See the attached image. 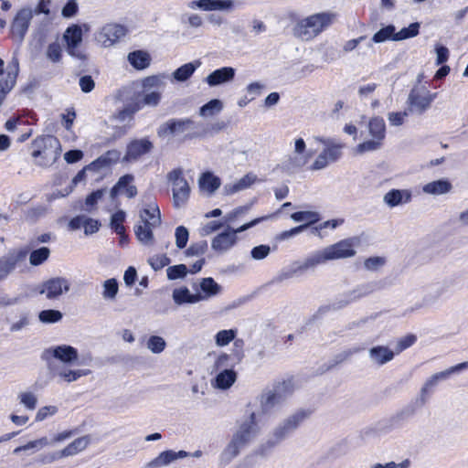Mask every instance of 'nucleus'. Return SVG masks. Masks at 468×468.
Wrapping results in <instances>:
<instances>
[{
    "instance_id": "f8f14e48",
    "label": "nucleus",
    "mask_w": 468,
    "mask_h": 468,
    "mask_svg": "<svg viewBox=\"0 0 468 468\" xmlns=\"http://www.w3.org/2000/svg\"><path fill=\"white\" fill-rule=\"evenodd\" d=\"M292 390L291 381H282L272 388L263 390L259 396L261 413L268 414L275 407L281 405L287 395L292 393Z\"/></svg>"
},
{
    "instance_id": "a878e982",
    "label": "nucleus",
    "mask_w": 468,
    "mask_h": 468,
    "mask_svg": "<svg viewBox=\"0 0 468 468\" xmlns=\"http://www.w3.org/2000/svg\"><path fill=\"white\" fill-rule=\"evenodd\" d=\"M188 456V452L186 451L175 452L173 450H167L159 453L152 461L144 464V468H162L168 466L178 459H183Z\"/></svg>"
},
{
    "instance_id": "09e8293b",
    "label": "nucleus",
    "mask_w": 468,
    "mask_h": 468,
    "mask_svg": "<svg viewBox=\"0 0 468 468\" xmlns=\"http://www.w3.org/2000/svg\"><path fill=\"white\" fill-rule=\"evenodd\" d=\"M63 317V314L58 310H43L38 314V319L43 324H55L59 322Z\"/></svg>"
},
{
    "instance_id": "6e6552de",
    "label": "nucleus",
    "mask_w": 468,
    "mask_h": 468,
    "mask_svg": "<svg viewBox=\"0 0 468 468\" xmlns=\"http://www.w3.org/2000/svg\"><path fill=\"white\" fill-rule=\"evenodd\" d=\"M314 140L324 145L323 151L317 155L310 170L324 169L331 163L336 162L342 156L344 144L334 138L315 136Z\"/></svg>"
},
{
    "instance_id": "bf43d9fd",
    "label": "nucleus",
    "mask_w": 468,
    "mask_h": 468,
    "mask_svg": "<svg viewBox=\"0 0 468 468\" xmlns=\"http://www.w3.org/2000/svg\"><path fill=\"white\" fill-rule=\"evenodd\" d=\"M232 360H235L232 356V354L221 353L218 356L214 362V368L216 370H223L229 369V367H233L234 365L231 363Z\"/></svg>"
},
{
    "instance_id": "a211bd4d",
    "label": "nucleus",
    "mask_w": 468,
    "mask_h": 468,
    "mask_svg": "<svg viewBox=\"0 0 468 468\" xmlns=\"http://www.w3.org/2000/svg\"><path fill=\"white\" fill-rule=\"evenodd\" d=\"M33 8L26 5L18 9L11 22L10 34L18 43H22L33 19Z\"/></svg>"
},
{
    "instance_id": "69168bd1",
    "label": "nucleus",
    "mask_w": 468,
    "mask_h": 468,
    "mask_svg": "<svg viewBox=\"0 0 468 468\" xmlns=\"http://www.w3.org/2000/svg\"><path fill=\"white\" fill-rule=\"evenodd\" d=\"M104 195L103 189H98L90 193L89 196H87L85 199V206L84 208L86 211H91V209L96 206L99 200L102 198Z\"/></svg>"
},
{
    "instance_id": "0eeeda50",
    "label": "nucleus",
    "mask_w": 468,
    "mask_h": 468,
    "mask_svg": "<svg viewBox=\"0 0 468 468\" xmlns=\"http://www.w3.org/2000/svg\"><path fill=\"white\" fill-rule=\"evenodd\" d=\"M32 146L31 155L37 159L36 164L39 166L53 165L60 155V144L54 136L37 138L33 142Z\"/></svg>"
},
{
    "instance_id": "3c124183",
    "label": "nucleus",
    "mask_w": 468,
    "mask_h": 468,
    "mask_svg": "<svg viewBox=\"0 0 468 468\" xmlns=\"http://www.w3.org/2000/svg\"><path fill=\"white\" fill-rule=\"evenodd\" d=\"M395 34V27L393 25H388L375 33L372 37L371 42L382 43L388 39L393 40Z\"/></svg>"
},
{
    "instance_id": "4be33fe9",
    "label": "nucleus",
    "mask_w": 468,
    "mask_h": 468,
    "mask_svg": "<svg viewBox=\"0 0 468 468\" xmlns=\"http://www.w3.org/2000/svg\"><path fill=\"white\" fill-rule=\"evenodd\" d=\"M153 149L154 144L147 137L132 140L126 146L123 161L136 162L142 156L151 153Z\"/></svg>"
},
{
    "instance_id": "0e129e2a",
    "label": "nucleus",
    "mask_w": 468,
    "mask_h": 468,
    "mask_svg": "<svg viewBox=\"0 0 468 468\" xmlns=\"http://www.w3.org/2000/svg\"><path fill=\"white\" fill-rule=\"evenodd\" d=\"M207 250V242L206 240H200L196 243H192L186 250L187 256H200L203 255Z\"/></svg>"
},
{
    "instance_id": "774afa93",
    "label": "nucleus",
    "mask_w": 468,
    "mask_h": 468,
    "mask_svg": "<svg viewBox=\"0 0 468 468\" xmlns=\"http://www.w3.org/2000/svg\"><path fill=\"white\" fill-rule=\"evenodd\" d=\"M244 341L241 338H236L233 340L232 356L236 363L241 362L244 357Z\"/></svg>"
},
{
    "instance_id": "864d4df0",
    "label": "nucleus",
    "mask_w": 468,
    "mask_h": 468,
    "mask_svg": "<svg viewBox=\"0 0 468 468\" xmlns=\"http://www.w3.org/2000/svg\"><path fill=\"white\" fill-rule=\"evenodd\" d=\"M146 346L152 353L160 354L165 350L166 342L162 336L151 335L147 340Z\"/></svg>"
},
{
    "instance_id": "aec40b11",
    "label": "nucleus",
    "mask_w": 468,
    "mask_h": 468,
    "mask_svg": "<svg viewBox=\"0 0 468 468\" xmlns=\"http://www.w3.org/2000/svg\"><path fill=\"white\" fill-rule=\"evenodd\" d=\"M127 33L124 26L110 23L103 26L95 35V39L104 48H109L117 43Z\"/></svg>"
},
{
    "instance_id": "20e7f679",
    "label": "nucleus",
    "mask_w": 468,
    "mask_h": 468,
    "mask_svg": "<svg viewBox=\"0 0 468 468\" xmlns=\"http://www.w3.org/2000/svg\"><path fill=\"white\" fill-rule=\"evenodd\" d=\"M308 417V411L300 410L285 418L272 430L268 440L258 447L255 454L266 456L275 446L292 434Z\"/></svg>"
},
{
    "instance_id": "412c9836",
    "label": "nucleus",
    "mask_w": 468,
    "mask_h": 468,
    "mask_svg": "<svg viewBox=\"0 0 468 468\" xmlns=\"http://www.w3.org/2000/svg\"><path fill=\"white\" fill-rule=\"evenodd\" d=\"M187 7L192 10L198 9L205 12L229 13L236 8V0H192L187 3Z\"/></svg>"
},
{
    "instance_id": "338daca9",
    "label": "nucleus",
    "mask_w": 468,
    "mask_h": 468,
    "mask_svg": "<svg viewBox=\"0 0 468 468\" xmlns=\"http://www.w3.org/2000/svg\"><path fill=\"white\" fill-rule=\"evenodd\" d=\"M270 252L271 247L269 245L261 244L251 249L250 256L253 260L261 261L267 258Z\"/></svg>"
},
{
    "instance_id": "a18cd8bd",
    "label": "nucleus",
    "mask_w": 468,
    "mask_h": 468,
    "mask_svg": "<svg viewBox=\"0 0 468 468\" xmlns=\"http://www.w3.org/2000/svg\"><path fill=\"white\" fill-rule=\"evenodd\" d=\"M120 158V153L116 150L108 151L105 154L100 156L91 164L89 165V167H96L101 168L106 165H109L112 163H115Z\"/></svg>"
},
{
    "instance_id": "c85d7f7f",
    "label": "nucleus",
    "mask_w": 468,
    "mask_h": 468,
    "mask_svg": "<svg viewBox=\"0 0 468 468\" xmlns=\"http://www.w3.org/2000/svg\"><path fill=\"white\" fill-rule=\"evenodd\" d=\"M412 199V192L410 189H390L383 197V202L389 207L408 204Z\"/></svg>"
},
{
    "instance_id": "9b49d317",
    "label": "nucleus",
    "mask_w": 468,
    "mask_h": 468,
    "mask_svg": "<svg viewBox=\"0 0 468 468\" xmlns=\"http://www.w3.org/2000/svg\"><path fill=\"white\" fill-rule=\"evenodd\" d=\"M367 129L371 139L356 145V152L357 154L375 152L383 146V142L386 138V123L384 119L380 116L372 117L368 122Z\"/></svg>"
},
{
    "instance_id": "c756f323",
    "label": "nucleus",
    "mask_w": 468,
    "mask_h": 468,
    "mask_svg": "<svg viewBox=\"0 0 468 468\" xmlns=\"http://www.w3.org/2000/svg\"><path fill=\"white\" fill-rule=\"evenodd\" d=\"M394 356L395 353L385 346H376L368 350L370 361L379 367L391 361Z\"/></svg>"
},
{
    "instance_id": "1a4fd4ad",
    "label": "nucleus",
    "mask_w": 468,
    "mask_h": 468,
    "mask_svg": "<svg viewBox=\"0 0 468 468\" xmlns=\"http://www.w3.org/2000/svg\"><path fill=\"white\" fill-rule=\"evenodd\" d=\"M265 218H258L240 226L238 229H233L229 226L226 229L218 235H216L211 240V248L214 251L218 254H223L230 250L237 243L239 233H241L262 221Z\"/></svg>"
},
{
    "instance_id": "f257e3e1",
    "label": "nucleus",
    "mask_w": 468,
    "mask_h": 468,
    "mask_svg": "<svg viewBox=\"0 0 468 468\" xmlns=\"http://www.w3.org/2000/svg\"><path fill=\"white\" fill-rule=\"evenodd\" d=\"M358 244L356 238L342 239L333 245L310 253L303 261H300L302 272L314 270L329 261L353 257L356 254L355 246Z\"/></svg>"
},
{
    "instance_id": "79ce46f5",
    "label": "nucleus",
    "mask_w": 468,
    "mask_h": 468,
    "mask_svg": "<svg viewBox=\"0 0 468 468\" xmlns=\"http://www.w3.org/2000/svg\"><path fill=\"white\" fill-rule=\"evenodd\" d=\"M291 218L294 222H303V225L308 229L320 220V215L315 211H297L291 215Z\"/></svg>"
},
{
    "instance_id": "4c0bfd02",
    "label": "nucleus",
    "mask_w": 468,
    "mask_h": 468,
    "mask_svg": "<svg viewBox=\"0 0 468 468\" xmlns=\"http://www.w3.org/2000/svg\"><path fill=\"white\" fill-rule=\"evenodd\" d=\"M128 61L136 69H144L149 67L151 57L144 50H135L128 55Z\"/></svg>"
},
{
    "instance_id": "49530a36",
    "label": "nucleus",
    "mask_w": 468,
    "mask_h": 468,
    "mask_svg": "<svg viewBox=\"0 0 468 468\" xmlns=\"http://www.w3.org/2000/svg\"><path fill=\"white\" fill-rule=\"evenodd\" d=\"M420 27V24L419 22L411 23L409 27H403L397 32L393 37V40L399 41L414 37L419 35Z\"/></svg>"
},
{
    "instance_id": "6e6d98bb",
    "label": "nucleus",
    "mask_w": 468,
    "mask_h": 468,
    "mask_svg": "<svg viewBox=\"0 0 468 468\" xmlns=\"http://www.w3.org/2000/svg\"><path fill=\"white\" fill-rule=\"evenodd\" d=\"M187 272L188 269L185 264H177L166 269L167 278L171 281L183 279L186 276Z\"/></svg>"
},
{
    "instance_id": "13d9d810",
    "label": "nucleus",
    "mask_w": 468,
    "mask_h": 468,
    "mask_svg": "<svg viewBox=\"0 0 468 468\" xmlns=\"http://www.w3.org/2000/svg\"><path fill=\"white\" fill-rule=\"evenodd\" d=\"M19 402L28 410H34L37 408V398L31 391L22 392L18 395Z\"/></svg>"
},
{
    "instance_id": "f704fd0d",
    "label": "nucleus",
    "mask_w": 468,
    "mask_h": 468,
    "mask_svg": "<svg viewBox=\"0 0 468 468\" xmlns=\"http://www.w3.org/2000/svg\"><path fill=\"white\" fill-rule=\"evenodd\" d=\"M237 379V373L233 369H223L215 378L214 387L218 389L229 388Z\"/></svg>"
},
{
    "instance_id": "37998d69",
    "label": "nucleus",
    "mask_w": 468,
    "mask_h": 468,
    "mask_svg": "<svg viewBox=\"0 0 468 468\" xmlns=\"http://www.w3.org/2000/svg\"><path fill=\"white\" fill-rule=\"evenodd\" d=\"M223 110V103L218 99H213L199 109V115L203 118L212 117Z\"/></svg>"
},
{
    "instance_id": "f03ea898",
    "label": "nucleus",
    "mask_w": 468,
    "mask_h": 468,
    "mask_svg": "<svg viewBox=\"0 0 468 468\" xmlns=\"http://www.w3.org/2000/svg\"><path fill=\"white\" fill-rule=\"evenodd\" d=\"M259 432L260 427L257 423L256 413L251 411L247 418L239 423L231 440L220 453V463L224 465L229 463Z\"/></svg>"
},
{
    "instance_id": "5fc2aeb1",
    "label": "nucleus",
    "mask_w": 468,
    "mask_h": 468,
    "mask_svg": "<svg viewBox=\"0 0 468 468\" xmlns=\"http://www.w3.org/2000/svg\"><path fill=\"white\" fill-rule=\"evenodd\" d=\"M46 56L53 63H58L62 58V48L58 41L48 44Z\"/></svg>"
},
{
    "instance_id": "7ed1b4c3",
    "label": "nucleus",
    "mask_w": 468,
    "mask_h": 468,
    "mask_svg": "<svg viewBox=\"0 0 468 468\" xmlns=\"http://www.w3.org/2000/svg\"><path fill=\"white\" fill-rule=\"evenodd\" d=\"M337 17L338 14L331 10L307 16L296 21L293 36L302 41H311L333 26Z\"/></svg>"
},
{
    "instance_id": "423d86ee",
    "label": "nucleus",
    "mask_w": 468,
    "mask_h": 468,
    "mask_svg": "<svg viewBox=\"0 0 468 468\" xmlns=\"http://www.w3.org/2000/svg\"><path fill=\"white\" fill-rule=\"evenodd\" d=\"M140 222L134 226L137 239L144 245L154 243L153 230L161 224V214L157 204L153 203L140 212Z\"/></svg>"
},
{
    "instance_id": "680f3d73",
    "label": "nucleus",
    "mask_w": 468,
    "mask_h": 468,
    "mask_svg": "<svg viewBox=\"0 0 468 468\" xmlns=\"http://www.w3.org/2000/svg\"><path fill=\"white\" fill-rule=\"evenodd\" d=\"M148 262L154 271H159L170 263V259L165 254H157L150 257Z\"/></svg>"
},
{
    "instance_id": "393cba45",
    "label": "nucleus",
    "mask_w": 468,
    "mask_h": 468,
    "mask_svg": "<svg viewBox=\"0 0 468 468\" xmlns=\"http://www.w3.org/2000/svg\"><path fill=\"white\" fill-rule=\"evenodd\" d=\"M19 72L18 59L14 58L7 65L5 69V78L0 80V105L5 100L6 94L13 89L16 84Z\"/></svg>"
},
{
    "instance_id": "ea45409f",
    "label": "nucleus",
    "mask_w": 468,
    "mask_h": 468,
    "mask_svg": "<svg viewBox=\"0 0 468 468\" xmlns=\"http://www.w3.org/2000/svg\"><path fill=\"white\" fill-rule=\"evenodd\" d=\"M90 444V437L82 436L75 439L61 450V455L66 457L73 456L84 451Z\"/></svg>"
},
{
    "instance_id": "f3484780",
    "label": "nucleus",
    "mask_w": 468,
    "mask_h": 468,
    "mask_svg": "<svg viewBox=\"0 0 468 468\" xmlns=\"http://www.w3.org/2000/svg\"><path fill=\"white\" fill-rule=\"evenodd\" d=\"M168 181L172 184L174 207H183L190 196V186L183 176L181 169H174L167 175Z\"/></svg>"
},
{
    "instance_id": "72a5a7b5",
    "label": "nucleus",
    "mask_w": 468,
    "mask_h": 468,
    "mask_svg": "<svg viewBox=\"0 0 468 468\" xmlns=\"http://www.w3.org/2000/svg\"><path fill=\"white\" fill-rule=\"evenodd\" d=\"M220 184V179L211 172L203 173L198 180L200 189L207 192L208 195H212L216 190H218Z\"/></svg>"
},
{
    "instance_id": "2eb2a0df",
    "label": "nucleus",
    "mask_w": 468,
    "mask_h": 468,
    "mask_svg": "<svg viewBox=\"0 0 468 468\" xmlns=\"http://www.w3.org/2000/svg\"><path fill=\"white\" fill-rule=\"evenodd\" d=\"M436 97V92H431L424 87L413 88L407 100L409 112L419 115L424 113L430 109Z\"/></svg>"
},
{
    "instance_id": "ddd939ff",
    "label": "nucleus",
    "mask_w": 468,
    "mask_h": 468,
    "mask_svg": "<svg viewBox=\"0 0 468 468\" xmlns=\"http://www.w3.org/2000/svg\"><path fill=\"white\" fill-rule=\"evenodd\" d=\"M50 357H54L64 364L71 365L74 362L79 366L88 365L91 361V356L82 357L78 361V350L68 345H60L54 347L45 349L41 355V358L48 363Z\"/></svg>"
},
{
    "instance_id": "4d7b16f0",
    "label": "nucleus",
    "mask_w": 468,
    "mask_h": 468,
    "mask_svg": "<svg viewBox=\"0 0 468 468\" xmlns=\"http://www.w3.org/2000/svg\"><path fill=\"white\" fill-rule=\"evenodd\" d=\"M134 180V176L131 174H126L122 176H121L117 183L112 187L111 189V197L113 199L115 198L119 192L122 190L123 187L128 186L129 184L133 183Z\"/></svg>"
},
{
    "instance_id": "603ef678",
    "label": "nucleus",
    "mask_w": 468,
    "mask_h": 468,
    "mask_svg": "<svg viewBox=\"0 0 468 468\" xmlns=\"http://www.w3.org/2000/svg\"><path fill=\"white\" fill-rule=\"evenodd\" d=\"M126 214L123 210H118L112 215L111 218V228L117 233L122 234L125 231L123 222L125 220Z\"/></svg>"
},
{
    "instance_id": "9d476101",
    "label": "nucleus",
    "mask_w": 468,
    "mask_h": 468,
    "mask_svg": "<svg viewBox=\"0 0 468 468\" xmlns=\"http://www.w3.org/2000/svg\"><path fill=\"white\" fill-rule=\"evenodd\" d=\"M197 124L190 118L170 119L157 129L159 137L176 136L185 133V138L199 137L202 134L196 131Z\"/></svg>"
},
{
    "instance_id": "473e14b6",
    "label": "nucleus",
    "mask_w": 468,
    "mask_h": 468,
    "mask_svg": "<svg viewBox=\"0 0 468 468\" xmlns=\"http://www.w3.org/2000/svg\"><path fill=\"white\" fill-rule=\"evenodd\" d=\"M378 289V285L376 282H367L361 285H358L352 292H348L346 296V299L343 301L344 305H346L352 302H355L362 297H365Z\"/></svg>"
},
{
    "instance_id": "dca6fc26",
    "label": "nucleus",
    "mask_w": 468,
    "mask_h": 468,
    "mask_svg": "<svg viewBox=\"0 0 468 468\" xmlns=\"http://www.w3.org/2000/svg\"><path fill=\"white\" fill-rule=\"evenodd\" d=\"M306 144L303 138L294 140L293 154L283 158L281 168L287 173H294L303 168L311 157V154L305 153Z\"/></svg>"
},
{
    "instance_id": "7c9ffc66",
    "label": "nucleus",
    "mask_w": 468,
    "mask_h": 468,
    "mask_svg": "<svg viewBox=\"0 0 468 468\" xmlns=\"http://www.w3.org/2000/svg\"><path fill=\"white\" fill-rule=\"evenodd\" d=\"M256 180H257L256 175H254L252 173H248L247 175H245L243 177H241L238 181L231 183V184H227L224 186V192L226 195H233L235 193H238L239 191H242V190H245V189L250 187V186L252 184H254L256 182Z\"/></svg>"
},
{
    "instance_id": "bb28decb",
    "label": "nucleus",
    "mask_w": 468,
    "mask_h": 468,
    "mask_svg": "<svg viewBox=\"0 0 468 468\" xmlns=\"http://www.w3.org/2000/svg\"><path fill=\"white\" fill-rule=\"evenodd\" d=\"M235 74L236 69L234 68L222 67L209 73L206 77L205 81L209 87H216L232 81Z\"/></svg>"
},
{
    "instance_id": "c03bdc74",
    "label": "nucleus",
    "mask_w": 468,
    "mask_h": 468,
    "mask_svg": "<svg viewBox=\"0 0 468 468\" xmlns=\"http://www.w3.org/2000/svg\"><path fill=\"white\" fill-rule=\"evenodd\" d=\"M237 333V329L219 330L214 336L215 344L219 347L226 346L235 339Z\"/></svg>"
},
{
    "instance_id": "e433bc0d",
    "label": "nucleus",
    "mask_w": 468,
    "mask_h": 468,
    "mask_svg": "<svg viewBox=\"0 0 468 468\" xmlns=\"http://www.w3.org/2000/svg\"><path fill=\"white\" fill-rule=\"evenodd\" d=\"M173 300L176 304L182 305L184 303H198L202 301V297L191 293L186 287H181L173 291Z\"/></svg>"
},
{
    "instance_id": "8fccbe9b",
    "label": "nucleus",
    "mask_w": 468,
    "mask_h": 468,
    "mask_svg": "<svg viewBox=\"0 0 468 468\" xmlns=\"http://www.w3.org/2000/svg\"><path fill=\"white\" fill-rule=\"evenodd\" d=\"M50 254V250L47 247H41L33 250L29 256V262L33 266H38L46 261Z\"/></svg>"
},
{
    "instance_id": "a19ab883",
    "label": "nucleus",
    "mask_w": 468,
    "mask_h": 468,
    "mask_svg": "<svg viewBox=\"0 0 468 468\" xmlns=\"http://www.w3.org/2000/svg\"><path fill=\"white\" fill-rule=\"evenodd\" d=\"M200 65L201 62L199 60L186 63L173 72V77L176 81H186L194 74Z\"/></svg>"
},
{
    "instance_id": "2f4dec72",
    "label": "nucleus",
    "mask_w": 468,
    "mask_h": 468,
    "mask_svg": "<svg viewBox=\"0 0 468 468\" xmlns=\"http://www.w3.org/2000/svg\"><path fill=\"white\" fill-rule=\"evenodd\" d=\"M452 188V183L443 178L425 184L422 186V191L428 195L438 196L449 193Z\"/></svg>"
},
{
    "instance_id": "5701e85b",
    "label": "nucleus",
    "mask_w": 468,
    "mask_h": 468,
    "mask_svg": "<svg viewBox=\"0 0 468 468\" xmlns=\"http://www.w3.org/2000/svg\"><path fill=\"white\" fill-rule=\"evenodd\" d=\"M25 258L26 252L21 250H11L0 257V282L5 281Z\"/></svg>"
},
{
    "instance_id": "e2e57ef3",
    "label": "nucleus",
    "mask_w": 468,
    "mask_h": 468,
    "mask_svg": "<svg viewBox=\"0 0 468 468\" xmlns=\"http://www.w3.org/2000/svg\"><path fill=\"white\" fill-rule=\"evenodd\" d=\"M142 106L140 105H127L122 110L119 111L115 115L116 120L120 122H125L126 120H131L134 112L140 110Z\"/></svg>"
},
{
    "instance_id": "b1692460",
    "label": "nucleus",
    "mask_w": 468,
    "mask_h": 468,
    "mask_svg": "<svg viewBox=\"0 0 468 468\" xmlns=\"http://www.w3.org/2000/svg\"><path fill=\"white\" fill-rule=\"evenodd\" d=\"M69 287L70 283L67 279L56 277L45 282L39 290V293L45 294L49 300H54L58 298L63 292H69Z\"/></svg>"
},
{
    "instance_id": "cd10ccee",
    "label": "nucleus",
    "mask_w": 468,
    "mask_h": 468,
    "mask_svg": "<svg viewBox=\"0 0 468 468\" xmlns=\"http://www.w3.org/2000/svg\"><path fill=\"white\" fill-rule=\"evenodd\" d=\"M48 368L55 377H58L60 379L67 383L77 381L81 377L88 376L91 373L90 369H69L66 367H55L51 363H48Z\"/></svg>"
},
{
    "instance_id": "c9c22d12",
    "label": "nucleus",
    "mask_w": 468,
    "mask_h": 468,
    "mask_svg": "<svg viewBox=\"0 0 468 468\" xmlns=\"http://www.w3.org/2000/svg\"><path fill=\"white\" fill-rule=\"evenodd\" d=\"M201 292L196 293L202 297L203 300H207L213 296H216L220 292L221 287L218 284L213 278L207 277L203 278L200 282Z\"/></svg>"
},
{
    "instance_id": "052dcab7",
    "label": "nucleus",
    "mask_w": 468,
    "mask_h": 468,
    "mask_svg": "<svg viewBox=\"0 0 468 468\" xmlns=\"http://www.w3.org/2000/svg\"><path fill=\"white\" fill-rule=\"evenodd\" d=\"M176 245L178 249H184L188 241L189 232L184 226H179L176 229L175 232Z\"/></svg>"
},
{
    "instance_id": "39448f33",
    "label": "nucleus",
    "mask_w": 468,
    "mask_h": 468,
    "mask_svg": "<svg viewBox=\"0 0 468 468\" xmlns=\"http://www.w3.org/2000/svg\"><path fill=\"white\" fill-rule=\"evenodd\" d=\"M468 368V361L463 362L453 367L447 368L446 370L438 372L431 376L423 384L422 388L420 391V398L416 399L415 402L409 404L406 406L401 411L400 415L402 417H410L412 416L416 410L420 407H422L428 400L430 393L432 392L433 388L438 385L440 381L446 380L450 378L451 375L454 373H459L462 370Z\"/></svg>"
},
{
    "instance_id": "de8ad7c7",
    "label": "nucleus",
    "mask_w": 468,
    "mask_h": 468,
    "mask_svg": "<svg viewBox=\"0 0 468 468\" xmlns=\"http://www.w3.org/2000/svg\"><path fill=\"white\" fill-rule=\"evenodd\" d=\"M102 297L104 300L112 301L116 298L119 291V285L116 279L112 278L106 280L103 284Z\"/></svg>"
},
{
    "instance_id": "58836bf2",
    "label": "nucleus",
    "mask_w": 468,
    "mask_h": 468,
    "mask_svg": "<svg viewBox=\"0 0 468 468\" xmlns=\"http://www.w3.org/2000/svg\"><path fill=\"white\" fill-rule=\"evenodd\" d=\"M300 269V261H293L289 267L282 269L271 280L272 284L281 283L294 276L303 274Z\"/></svg>"
},
{
    "instance_id": "6ab92c4d",
    "label": "nucleus",
    "mask_w": 468,
    "mask_h": 468,
    "mask_svg": "<svg viewBox=\"0 0 468 468\" xmlns=\"http://www.w3.org/2000/svg\"><path fill=\"white\" fill-rule=\"evenodd\" d=\"M82 28L81 26L73 24L67 27L63 34V40L66 44L67 53L76 58L85 59V55L79 49V46L82 42Z\"/></svg>"
},
{
    "instance_id": "4468645a",
    "label": "nucleus",
    "mask_w": 468,
    "mask_h": 468,
    "mask_svg": "<svg viewBox=\"0 0 468 468\" xmlns=\"http://www.w3.org/2000/svg\"><path fill=\"white\" fill-rule=\"evenodd\" d=\"M165 75H153L143 80V104L144 106H157L161 101V94L165 87Z\"/></svg>"
}]
</instances>
